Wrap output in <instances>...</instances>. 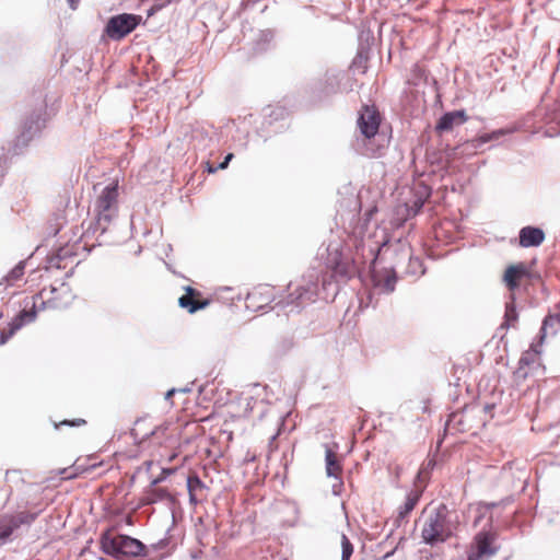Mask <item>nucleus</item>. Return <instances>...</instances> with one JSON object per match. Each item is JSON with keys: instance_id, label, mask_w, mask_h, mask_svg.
Listing matches in <instances>:
<instances>
[{"instance_id": "nucleus-1", "label": "nucleus", "mask_w": 560, "mask_h": 560, "mask_svg": "<svg viewBox=\"0 0 560 560\" xmlns=\"http://www.w3.org/2000/svg\"><path fill=\"white\" fill-rule=\"evenodd\" d=\"M459 527V516L444 503L430 509L421 527V539L431 547L454 537Z\"/></svg>"}, {"instance_id": "nucleus-2", "label": "nucleus", "mask_w": 560, "mask_h": 560, "mask_svg": "<svg viewBox=\"0 0 560 560\" xmlns=\"http://www.w3.org/2000/svg\"><path fill=\"white\" fill-rule=\"evenodd\" d=\"M100 548L115 560L147 556V546L142 541L128 535H113L109 529L101 534Z\"/></svg>"}, {"instance_id": "nucleus-3", "label": "nucleus", "mask_w": 560, "mask_h": 560, "mask_svg": "<svg viewBox=\"0 0 560 560\" xmlns=\"http://www.w3.org/2000/svg\"><path fill=\"white\" fill-rule=\"evenodd\" d=\"M118 184L112 183L104 187L97 196L94 206V232L105 234L118 214Z\"/></svg>"}, {"instance_id": "nucleus-4", "label": "nucleus", "mask_w": 560, "mask_h": 560, "mask_svg": "<svg viewBox=\"0 0 560 560\" xmlns=\"http://www.w3.org/2000/svg\"><path fill=\"white\" fill-rule=\"evenodd\" d=\"M45 108L42 106L34 109L23 121L19 133L8 143V153L11 155L21 154L30 142L45 127Z\"/></svg>"}, {"instance_id": "nucleus-5", "label": "nucleus", "mask_w": 560, "mask_h": 560, "mask_svg": "<svg viewBox=\"0 0 560 560\" xmlns=\"http://www.w3.org/2000/svg\"><path fill=\"white\" fill-rule=\"evenodd\" d=\"M37 516L38 513L27 511L0 515V547L16 538L21 527L30 526Z\"/></svg>"}, {"instance_id": "nucleus-6", "label": "nucleus", "mask_w": 560, "mask_h": 560, "mask_svg": "<svg viewBox=\"0 0 560 560\" xmlns=\"http://www.w3.org/2000/svg\"><path fill=\"white\" fill-rule=\"evenodd\" d=\"M326 265L337 281H348L357 273V267L350 256L345 255L338 246L329 245Z\"/></svg>"}, {"instance_id": "nucleus-7", "label": "nucleus", "mask_w": 560, "mask_h": 560, "mask_svg": "<svg viewBox=\"0 0 560 560\" xmlns=\"http://www.w3.org/2000/svg\"><path fill=\"white\" fill-rule=\"evenodd\" d=\"M140 22V15L131 13L117 14L108 19L104 33L113 40H120L135 31Z\"/></svg>"}, {"instance_id": "nucleus-8", "label": "nucleus", "mask_w": 560, "mask_h": 560, "mask_svg": "<svg viewBox=\"0 0 560 560\" xmlns=\"http://www.w3.org/2000/svg\"><path fill=\"white\" fill-rule=\"evenodd\" d=\"M318 292V273L314 272L308 276V280L305 283L296 287L291 292L287 300V305H294L296 308L311 303L315 300Z\"/></svg>"}, {"instance_id": "nucleus-9", "label": "nucleus", "mask_w": 560, "mask_h": 560, "mask_svg": "<svg viewBox=\"0 0 560 560\" xmlns=\"http://www.w3.org/2000/svg\"><path fill=\"white\" fill-rule=\"evenodd\" d=\"M380 113L374 106L364 105L359 114L358 128L365 139L373 138L380 128Z\"/></svg>"}, {"instance_id": "nucleus-10", "label": "nucleus", "mask_w": 560, "mask_h": 560, "mask_svg": "<svg viewBox=\"0 0 560 560\" xmlns=\"http://www.w3.org/2000/svg\"><path fill=\"white\" fill-rule=\"evenodd\" d=\"M36 308L35 304L31 310L21 311L9 324L8 328H3L0 330V345H4L8 342L10 338L14 336V334L20 330L25 324L32 323L36 318Z\"/></svg>"}, {"instance_id": "nucleus-11", "label": "nucleus", "mask_w": 560, "mask_h": 560, "mask_svg": "<svg viewBox=\"0 0 560 560\" xmlns=\"http://www.w3.org/2000/svg\"><path fill=\"white\" fill-rule=\"evenodd\" d=\"M36 308L35 304L31 310L21 311L9 324L8 328H3L0 330V345H4L8 342L10 338L14 336V334L20 330L25 324L32 323L36 318Z\"/></svg>"}, {"instance_id": "nucleus-12", "label": "nucleus", "mask_w": 560, "mask_h": 560, "mask_svg": "<svg viewBox=\"0 0 560 560\" xmlns=\"http://www.w3.org/2000/svg\"><path fill=\"white\" fill-rule=\"evenodd\" d=\"M36 308L35 304L31 310L21 311L9 324L8 328H3L0 330V345H4L8 342L10 338L14 336V334L20 330L25 324L32 323L36 318Z\"/></svg>"}, {"instance_id": "nucleus-13", "label": "nucleus", "mask_w": 560, "mask_h": 560, "mask_svg": "<svg viewBox=\"0 0 560 560\" xmlns=\"http://www.w3.org/2000/svg\"><path fill=\"white\" fill-rule=\"evenodd\" d=\"M36 308L35 304L31 310L21 311L9 324L8 328H3L0 330V345H4L8 342L10 338L14 336V334L20 330L25 324L32 323L36 318Z\"/></svg>"}, {"instance_id": "nucleus-14", "label": "nucleus", "mask_w": 560, "mask_h": 560, "mask_svg": "<svg viewBox=\"0 0 560 560\" xmlns=\"http://www.w3.org/2000/svg\"><path fill=\"white\" fill-rule=\"evenodd\" d=\"M493 540L494 536L491 533L485 530L478 533L475 536L476 550L468 555L467 560H485L494 556L498 549L492 546Z\"/></svg>"}, {"instance_id": "nucleus-15", "label": "nucleus", "mask_w": 560, "mask_h": 560, "mask_svg": "<svg viewBox=\"0 0 560 560\" xmlns=\"http://www.w3.org/2000/svg\"><path fill=\"white\" fill-rule=\"evenodd\" d=\"M512 132L511 129H498L489 133H483L479 136L478 138H475L470 141H467L466 143L462 144L460 147L456 148V150H460V153L466 154H474L482 144L498 140L501 137Z\"/></svg>"}, {"instance_id": "nucleus-16", "label": "nucleus", "mask_w": 560, "mask_h": 560, "mask_svg": "<svg viewBox=\"0 0 560 560\" xmlns=\"http://www.w3.org/2000/svg\"><path fill=\"white\" fill-rule=\"evenodd\" d=\"M340 91V82L336 73L327 72L323 81L318 82L313 93L319 101L325 100Z\"/></svg>"}, {"instance_id": "nucleus-17", "label": "nucleus", "mask_w": 560, "mask_h": 560, "mask_svg": "<svg viewBox=\"0 0 560 560\" xmlns=\"http://www.w3.org/2000/svg\"><path fill=\"white\" fill-rule=\"evenodd\" d=\"M168 472H171V470L163 469V475L151 481L150 488L144 492L143 497L141 498V503L143 505L154 504L167 500L170 498V493L167 492L166 489L156 487V485L160 483L165 478V475Z\"/></svg>"}, {"instance_id": "nucleus-18", "label": "nucleus", "mask_w": 560, "mask_h": 560, "mask_svg": "<svg viewBox=\"0 0 560 560\" xmlns=\"http://www.w3.org/2000/svg\"><path fill=\"white\" fill-rule=\"evenodd\" d=\"M371 280L375 289H378L381 292L390 293L395 290L397 277L393 269L384 271L373 270Z\"/></svg>"}, {"instance_id": "nucleus-19", "label": "nucleus", "mask_w": 560, "mask_h": 560, "mask_svg": "<svg viewBox=\"0 0 560 560\" xmlns=\"http://www.w3.org/2000/svg\"><path fill=\"white\" fill-rule=\"evenodd\" d=\"M200 295V292L192 289L191 287L186 288V294L182 295L178 300L180 307L186 308L190 314L202 310L208 306L209 301H199L196 298Z\"/></svg>"}, {"instance_id": "nucleus-20", "label": "nucleus", "mask_w": 560, "mask_h": 560, "mask_svg": "<svg viewBox=\"0 0 560 560\" xmlns=\"http://www.w3.org/2000/svg\"><path fill=\"white\" fill-rule=\"evenodd\" d=\"M538 352L525 351L520 360L516 370L514 371V377L517 382H523L527 378L529 371L534 364L538 363Z\"/></svg>"}, {"instance_id": "nucleus-21", "label": "nucleus", "mask_w": 560, "mask_h": 560, "mask_svg": "<svg viewBox=\"0 0 560 560\" xmlns=\"http://www.w3.org/2000/svg\"><path fill=\"white\" fill-rule=\"evenodd\" d=\"M467 120L465 110H454L445 113L436 124V131L445 132L454 128V126L463 125Z\"/></svg>"}, {"instance_id": "nucleus-22", "label": "nucleus", "mask_w": 560, "mask_h": 560, "mask_svg": "<svg viewBox=\"0 0 560 560\" xmlns=\"http://www.w3.org/2000/svg\"><path fill=\"white\" fill-rule=\"evenodd\" d=\"M518 237L522 247H537L544 242L545 233L539 228L525 226L521 229Z\"/></svg>"}, {"instance_id": "nucleus-23", "label": "nucleus", "mask_w": 560, "mask_h": 560, "mask_svg": "<svg viewBox=\"0 0 560 560\" xmlns=\"http://www.w3.org/2000/svg\"><path fill=\"white\" fill-rule=\"evenodd\" d=\"M271 301V290L269 288H258L249 292L246 296V306L254 311L261 310Z\"/></svg>"}, {"instance_id": "nucleus-24", "label": "nucleus", "mask_w": 560, "mask_h": 560, "mask_svg": "<svg viewBox=\"0 0 560 560\" xmlns=\"http://www.w3.org/2000/svg\"><path fill=\"white\" fill-rule=\"evenodd\" d=\"M527 275V269L523 264L513 265L506 268L503 280L509 288L513 291L518 287V281Z\"/></svg>"}, {"instance_id": "nucleus-25", "label": "nucleus", "mask_w": 560, "mask_h": 560, "mask_svg": "<svg viewBox=\"0 0 560 560\" xmlns=\"http://www.w3.org/2000/svg\"><path fill=\"white\" fill-rule=\"evenodd\" d=\"M325 463H326V474L328 477H334L337 480H339V487L342 485L341 482V471L342 467L340 462L337 458V454L330 450L329 447H326L325 452Z\"/></svg>"}, {"instance_id": "nucleus-26", "label": "nucleus", "mask_w": 560, "mask_h": 560, "mask_svg": "<svg viewBox=\"0 0 560 560\" xmlns=\"http://www.w3.org/2000/svg\"><path fill=\"white\" fill-rule=\"evenodd\" d=\"M145 424V420H138L135 423V427L131 430V434L135 439H140L141 441L151 438L156 436L160 438V435L164 434L167 430L166 425L155 427L154 429L143 432V427Z\"/></svg>"}, {"instance_id": "nucleus-27", "label": "nucleus", "mask_w": 560, "mask_h": 560, "mask_svg": "<svg viewBox=\"0 0 560 560\" xmlns=\"http://www.w3.org/2000/svg\"><path fill=\"white\" fill-rule=\"evenodd\" d=\"M509 301L505 303L504 320L501 324V328H515L518 320V313L515 307V296L513 293L510 294Z\"/></svg>"}, {"instance_id": "nucleus-28", "label": "nucleus", "mask_w": 560, "mask_h": 560, "mask_svg": "<svg viewBox=\"0 0 560 560\" xmlns=\"http://www.w3.org/2000/svg\"><path fill=\"white\" fill-rule=\"evenodd\" d=\"M560 330V313L547 316L540 328V339L555 336Z\"/></svg>"}, {"instance_id": "nucleus-29", "label": "nucleus", "mask_w": 560, "mask_h": 560, "mask_svg": "<svg viewBox=\"0 0 560 560\" xmlns=\"http://www.w3.org/2000/svg\"><path fill=\"white\" fill-rule=\"evenodd\" d=\"M420 499V493L411 491L407 494L405 503L399 508V518H405L417 505Z\"/></svg>"}, {"instance_id": "nucleus-30", "label": "nucleus", "mask_w": 560, "mask_h": 560, "mask_svg": "<svg viewBox=\"0 0 560 560\" xmlns=\"http://www.w3.org/2000/svg\"><path fill=\"white\" fill-rule=\"evenodd\" d=\"M407 273L413 277H419L424 273L422 260L419 257H409Z\"/></svg>"}, {"instance_id": "nucleus-31", "label": "nucleus", "mask_w": 560, "mask_h": 560, "mask_svg": "<svg viewBox=\"0 0 560 560\" xmlns=\"http://www.w3.org/2000/svg\"><path fill=\"white\" fill-rule=\"evenodd\" d=\"M353 545L346 534L341 535V560H350L353 553Z\"/></svg>"}, {"instance_id": "nucleus-32", "label": "nucleus", "mask_w": 560, "mask_h": 560, "mask_svg": "<svg viewBox=\"0 0 560 560\" xmlns=\"http://www.w3.org/2000/svg\"><path fill=\"white\" fill-rule=\"evenodd\" d=\"M25 262L20 261L5 277L8 282H13L19 280L24 275Z\"/></svg>"}, {"instance_id": "nucleus-33", "label": "nucleus", "mask_w": 560, "mask_h": 560, "mask_svg": "<svg viewBox=\"0 0 560 560\" xmlns=\"http://www.w3.org/2000/svg\"><path fill=\"white\" fill-rule=\"evenodd\" d=\"M187 488L188 492L196 493L197 491L205 489L206 486L197 475H194L187 478Z\"/></svg>"}, {"instance_id": "nucleus-34", "label": "nucleus", "mask_w": 560, "mask_h": 560, "mask_svg": "<svg viewBox=\"0 0 560 560\" xmlns=\"http://www.w3.org/2000/svg\"><path fill=\"white\" fill-rule=\"evenodd\" d=\"M60 424L80 427L82 424H85V420L84 419H75L73 421L63 420L62 422H60Z\"/></svg>"}, {"instance_id": "nucleus-35", "label": "nucleus", "mask_w": 560, "mask_h": 560, "mask_svg": "<svg viewBox=\"0 0 560 560\" xmlns=\"http://www.w3.org/2000/svg\"><path fill=\"white\" fill-rule=\"evenodd\" d=\"M21 471L20 470H7L5 479L7 481H12L13 479H16L20 477Z\"/></svg>"}, {"instance_id": "nucleus-36", "label": "nucleus", "mask_w": 560, "mask_h": 560, "mask_svg": "<svg viewBox=\"0 0 560 560\" xmlns=\"http://www.w3.org/2000/svg\"><path fill=\"white\" fill-rule=\"evenodd\" d=\"M232 159H233V154H232V153H229V154L225 156L224 161H223V162H221V163L219 164L218 168H221V170L226 168V167H228V165H229V163H230V161H231Z\"/></svg>"}, {"instance_id": "nucleus-37", "label": "nucleus", "mask_w": 560, "mask_h": 560, "mask_svg": "<svg viewBox=\"0 0 560 560\" xmlns=\"http://www.w3.org/2000/svg\"><path fill=\"white\" fill-rule=\"evenodd\" d=\"M189 501L192 504H197L198 503V500L196 498V493L195 492H189Z\"/></svg>"}, {"instance_id": "nucleus-38", "label": "nucleus", "mask_w": 560, "mask_h": 560, "mask_svg": "<svg viewBox=\"0 0 560 560\" xmlns=\"http://www.w3.org/2000/svg\"><path fill=\"white\" fill-rule=\"evenodd\" d=\"M176 389L175 388H172L170 389L166 394H165V399H170L174 394H175Z\"/></svg>"}, {"instance_id": "nucleus-39", "label": "nucleus", "mask_w": 560, "mask_h": 560, "mask_svg": "<svg viewBox=\"0 0 560 560\" xmlns=\"http://www.w3.org/2000/svg\"><path fill=\"white\" fill-rule=\"evenodd\" d=\"M79 0H69V3H70V7L74 10L77 9V4H78Z\"/></svg>"}, {"instance_id": "nucleus-40", "label": "nucleus", "mask_w": 560, "mask_h": 560, "mask_svg": "<svg viewBox=\"0 0 560 560\" xmlns=\"http://www.w3.org/2000/svg\"><path fill=\"white\" fill-rule=\"evenodd\" d=\"M261 36L264 37V40H269L270 34L269 33H262Z\"/></svg>"}, {"instance_id": "nucleus-41", "label": "nucleus", "mask_w": 560, "mask_h": 560, "mask_svg": "<svg viewBox=\"0 0 560 560\" xmlns=\"http://www.w3.org/2000/svg\"><path fill=\"white\" fill-rule=\"evenodd\" d=\"M337 487H338L337 485L332 486V490H334L335 494H339V490L337 489Z\"/></svg>"}, {"instance_id": "nucleus-42", "label": "nucleus", "mask_w": 560, "mask_h": 560, "mask_svg": "<svg viewBox=\"0 0 560 560\" xmlns=\"http://www.w3.org/2000/svg\"><path fill=\"white\" fill-rule=\"evenodd\" d=\"M145 465L148 466V469H150L152 462H147Z\"/></svg>"}, {"instance_id": "nucleus-43", "label": "nucleus", "mask_w": 560, "mask_h": 560, "mask_svg": "<svg viewBox=\"0 0 560 560\" xmlns=\"http://www.w3.org/2000/svg\"><path fill=\"white\" fill-rule=\"evenodd\" d=\"M208 171H209L210 173H212V172H214V171H215V168H213V167L209 166V170H208Z\"/></svg>"}, {"instance_id": "nucleus-44", "label": "nucleus", "mask_w": 560, "mask_h": 560, "mask_svg": "<svg viewBox=\"0 0 560 560\" xmlns=\"http://www.w3.org/2000/svg\"><path fill=\"white\" fill-rule=\"evenodd\" d=\"M100 560H112V559L101 557Z\"/></svg>"}, {"instance_id": "nucleus-45", "label": "nucleus", "mask_w": 560, "mask_h": 560, "mask_svg": "<svg viewBox=\"0 0 560 560\" xmlns=\"http://www.w3.org/2000/svg\"><path fill=\"white\" fill-rule=\"evenodd\" d=\"M323 287L324 288L326 287V280L325 279L323 280Z\"/></svg>"}]
</instances>
